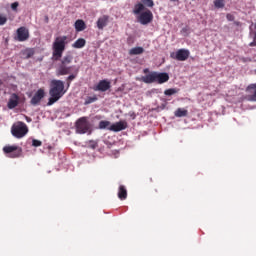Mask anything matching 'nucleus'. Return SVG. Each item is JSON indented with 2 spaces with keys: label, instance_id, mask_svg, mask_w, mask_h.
<instances>
[{
  "label": "nucleus",
  "instance_id": "obj_1",
  "mask_svg": "<svg viewBox=\"0 0 256 256\" xmlns=\"http://www.w3.org/2000/svg\"><path fill=\"white\" fill-rule=\"evenodd\" d=\"M67 45V36H58L52 45V57L54 61H60L56 65V75L57 77H61L63 75H71L73 71V55L66 54L63 57V53L65 52V47Z\"/></svg>",
  "mask_w": 256,
  "mask_h": 256
},
{
  "label": "nucleus",
  "instance_id": "obj_2",
  "mask_svg": "<svg viewBox=\"0 0 256 256\" xmlns=\"http://www.w3.org/2000/svg\"><path fill=\"white\" fill-rule=\"evenodd\" d=\"M50 98L47 105L51 106L57 103L58 100L65 95V83L61 80H52L50 83Z\"/></svg>",
  "mask_w": 256,
  "mask_h": 256
},
{
  "label": "nucleus",
  "instance_id": "obj_3",
  "mask_svg": "<svg viewBox=\"0 0 256 256\" xmlns=\"http://www.w3.org/2000/svg\"><path fill=\"white\" fill-rule=\"evenodd\" d=\"M140 81L142 83H158L159 85H163V83H167L169 81V74L167 72H150L146 76H142Z\"/></svg>",
  "mask_w": 256,
  "mask_h": 256
},
{
  "label": "nucleus",
  "instance_id": "obj_4",
  "mask_svg": "<svg viewBox=\"0 0 256 256\" xmlns=\"http://www.w3.org/2000/svg\"><path fill=\"white\" fill-rule=\"evenodd\" d=\"M11 133L16 139H22V137H25L27 133H29V128H27L25 122H17L16 124H13Z\"/></svg>",
  "mask_w": 256,
  "mask_h": 256
},
{
  "label": "nucleus",
  "instance_id": "obj_5",
  "mask_svg": "<svg viewBox=\"0 0 256 256\" xmlns=\"http://www.w3.org/2000/svg\"><path fill=\"white\" fill-rule=\"evenodd\" d=\"M155 7V2L153 0H140L137 2L132 10L134 15H141L142 11L153 9Z\"/></svg>",
  "mask_w": 256,
  "mask_h": 256
},
{
  "label": "nucleus",
  "instance_id": "obj_6",
  "mask_svg": "<svg viewBox=\"0 0 256 256\" xmlns=\"http://www.w3.org/2000/svg\"><path fill=\"white\" fill-rule=\"evenodd\" d=\"M76 131L80 135H85V133L91 134V123L87 120V117H81L76 122Z\"/></svg>",
  "mask_w": 256,
  "mask_h": 256
},
{
  "label": "nucleus",
  "instance_id": "obj_7",
  "mask_svg": "<svg viewBox=\"0 0 256 256\" xmlns=\"http://www.w3.org/2000/svg\"><path fill=\"white\" fill-rule=\"evenodd\" d=\"M3 152L11 159H17L23 153V149L17 145H6Z\"/></svg>",
  "mask_w": 256,
  "mask_h": 256
},
{
  "label": "nucleus",
  "instance_id": "obj_8",
  "mask_svg": "<svg viewBox=\"0 0 256 256\" xmlns=\"http://www.w3.org/2000/svg\"><path fill=\"white\" fill-rule=\"evenodd\" d=\"M134 15H137L138 23L141 25H149L153 21V12L151 10H143L140 14Z\"/></svg>",
  "mask_w": 256,
  "mask_h": 256
},
{
  "label": "nucleus",
  "instance_id": "obj_9",
  "mask_svg": "<svg viewBox=\"0 0 256 256\" xmlns=\"http://www.w3.org/2000/svg\"><path fill=\"white\" fill-rule=\"evenodd\" d=\"M191 52L185 48L179 49L177 52L170 53L171 59L176 61H187L189 59Z\"/></svg>",
  "mask_w": 256,
  "mask_h": 256
},
{
  "label": "nucleus",
  "instance_id": "obj_10",
  "mask_svg": "<svg viewBox=\"0 0 256 256\" xmlns=\"http://www.w3.org/2000/svg\"><path fill=\"white\" fill-rule=\"evenodd\" d=\"M15 41H19L23 43L29 40V29L27 27L22 26L16 30V36L14 37Z\"/></svg>",
  "mask_w": 256,
  "mask_h": 256
},
{
  "label": "nucleus",
  "instance_id": "obj_11",
  "mask_svg": "<svg viewBox=\"0 0 256 256\" xmlns=\"http://www.w3.org/2000/svg\"><path fill=\"white\" fill-rule=\"evenodd\" d=\"M94 91H101L105 93V91H109L111 89V82L109 80H101L99 83L93 87Z\"/></svg>",
  "mask_w": 256,
  "mask_h": 256
},
{
  "label": "nucleus",
  "instance_id": "obj_12",
  "mask_svg": "<svg viewBox=\"0 0 256 256\" xmlns=\"http://www.w3.org/2000/svg\"><path fill=\"white\" fill-rule=\"evenodd\" d=\"M246 93L247 101L256 102V83L248 85V87L246 88Z\"/></svg>",
  "mask_w": 256,
  "mask_h": 256
},
{
  "label": "nucleus",
  "instance_id": "obj_13",
  "mask_svg": "<svg viewBox=\"0 0 256 256\" xmlns=\"http://www.w3.org/2000/svg\"><path fill=\"white\" fill-rule=\"evenodd\" d=\"M45 97V90L40 88L30 100L31 105H39L41 103V99Z\"/></svg>",
  "mask_w": 256,
  "mask_h": 256
},
{
  "label": "nucleus",
  "instance_id": "obj_14",
  "mask_svg": "<svg viewBox=\"0 0 256 256\" xmlns=\"http://www.w3.org/2000/svg\"><path fill=\"white\" fill-rule=\"evenodd\" d=\"M128 125L126 121H119L112 124L109 128L110 131H114V133H119V131H125Z\"/></svg>",
  "mask_w": 256,
  "mask_h": 256
},
{
  "label": "nucleus",
  "instance_id": "obj_15",
  "mask_svg": "<svg viewBox=\"0 0 256 256\" xmlns=\"http://www.w3.org/2000/svg\"><path fill=\"white\" fill-rule=\"evenodd\" d=\"M96 25L100 31H103L105 29V27H107V25H109V16L103 15V16L99 17L96 22Z\"/></svg>",
  "mask_w": 256,
  "mask_h": 256
},
{
  "label": "nucleus",
  "instance_id": "obj_16",
  "mask_svg": "<svg viewBox=\"0 0 256 256\" xmlns=\"http://www.w3.org/2000/svg\"><path fill=\"white\" fill-rule=\"evenodd\" d=\"M19 105V96L17 94H12L8 101V109H15Z\"/></svg>",
  "mask_w": 256,
  "mask_h": 256
},
{
  "label": "nucleus",
  "instance_id": "obj_17",
  "mask_svg": "<svg viewBox=\"0 0 256 256\" xmlns=\"http://www.w3.org/2000/svg\"><path fill=\"white\" fill-rule=\"evenodd\" d=\"M74 27L77 32L85 31V29H87V25L82 19L76 20V22L74 23Z\"/></svg>",
  "mask_w": 256,
  "mask_h": 256
},
{
  "label": "nucleus",
  "instance_id": "obj_18",
  "mask_svg": "<svg viewBox=\"0 0 256 256\" xmlns=\"http://www.w3.org/2000/svg\"><path fill=\"white\" fill-rule=\"evenodd\" d=\"M118 199L125 201L127 199V188L124 185H120L118 189Z\"/></svg>",
  "mask_w": 256,
  "mask_h": 256
},
{
  "label": "nucleus",
  "instance_id": "obj_19",
  "mask_svg": "<svg viewBox=\"0 0 256 256\" xmlns=\"http://www.w3.org/2000/svg\"><path fill=\"white\" fill-rule=\"evenodd\" d=\"M87 41H85V39L83 38H79L78 40H76L73 44L72 47L74 49H83V47L86 45Z\"/></svg>",
  "mask_w": 256,
  "mask_h": 256
},
{
  "label": "nucleus",
  "instance_id": "obj_20",
  "mask_svg": "<svg viewBox=\"0 0 256 256\" xmlns=\"http://www.w3.org/2000/svg\"><path fill=\"white\" fill-rule=\"evenodd\" d=\"M142 53H145L143 47H134L129 51V55H142Z\"/></svg>",
  "mask_w": 256,
  "mask_h": 256
},
{
  "label": "nucleus",
  "instance_id": "obj_21",
  "mask_svg": "<svg viewBox=\"0 0 256 256\" xmlns=\"http://www.w3.org/2000/svg\"><path fill=\"white\" fill-rule=\"evenodd\" d=\"M174 115L175 117H187V115H189V111H187V109L178 108Z\"/></svg>",
  "mask_w": 256,
  "mask_h": 256
},
{
  "label": "nucleus",
  "instance_id": "obj_22",
  "mask_svg": "<svg viewBox=\"0 0 256 256\" xmlns=\"http://www.w3.org/2000/svg\"><path fill=\"white\" fill-rule=\"evenodd\" d=\"M35 55V51L33 49H26L22 52L23 59H31Z\"/></svg>",
  "mask_w": 256,
  "mask_h": 256
},
{
  "label": "nucleus",
  "instance_id": "obj_23",
  "mask_svg": "<svg viewBox=\"0 0 256 256\" xmlns=\"http://www.w3.org/2000/svg\"><path fill=\"white\" fill-rule=\"evenodd\" d=\"M177 93H179V89L176 88H170L164 91V95H166L167 97H171V95H175Z\"/></svg>",
  "mask_w": 256,
  "mask_h": 256
},
{
  "label": "nucleus",
  "instance_id": "obj_24",
  "mask_svg": "<svg viewBox=\"0 0 256 256\" xmlns=\"http://www.w3.org/2000/svg\"><path fill=\"white\" fill-rule=\"evenodd\" d=\"M97 96H88L84 102V105H91V103H95V101H97Z\"/></svg>",
  "mask_w": 256,
  "mask_h": 256
},
{
  "label": "nucleus",
  "instance_id": "obj_25",
  "mask_svg": "<svg viewBox=\"0 0 256 256\" xmlns=\"http://www.w3.org/2000/svg\"><path fill=\"white\" fill-rule=\"evenodd\" d=\"M214 7H216V9H223V7H225V0H215Z\"/></svg>",
  "mask_w": 256,
  "mask_h": 256
},
{
  "label": "nucleus",
  "instance_id": "obj_26",
  "mask_svg": "<svg viewBox=\"0 0 256 256\" xmlns=\"http://www.w3.org/2000/svg\"><path fill=\"white\" fill-rule=\"evenodd\" d=\"M111 125V122L107 120H102L99 122V129H107Z\"/></svg>",
  "mask_w": 256,
  "mask_h": 256
},
{
  "label": "nucleus",
  "instance_id": "obj_27",
  "mask_svg": "<svg viewBox=\"0 0 256 256\" xmlns=\"http://www.w3.org/2000/svg\"><path fill=\"white\" fill-rule=\"evenodd\" d=\"M79 73L78 70H76L75 73L69 75L67 78H66V81H67V85H71V81H73L76 77H77V74Z\"/></svg>",
  "mask_w": 256,
  "mask_h": 256
},
{
  "label": "nucleus",
  "instance_id": "obj_28",
  "mask_svg": "<svg viewBox=\"0 0 256 256\" xmlns=\"http://www.w3.org/2000/svg\"><path fill=\"white\" fill-rule=\"evenodd\" d=\"M43 145V142L41 140L33 139L32 140V147H41Z\"/></svg>",
  "mask_w": 256,
  "mask_h": 256
},
{
  "label": "nucleus",
  "instance_id": "obj_29",
  "mask_svg": "<svg viewBox=\"0 0 256 256\" xmlns=\"http://www.w3.org/2000/svg\"><path fill=\"white\" fill-rule=\"evenodd\" d=\"M7 23V16L0 14V25H5Z\"/></svg>",
  "mask_w": 256,
  "mask_h": 256
},
{
  "label": "nucleus",
  "instance_id": "obj_30",
  "mask_svg": "<svg viewBox=\"0 0 256 256\" xmlns=\"http://www.w3.org/2000/svg\"><path fill=\"white\" fill-rule=\"evenodd\" d=\"M88 147L90 149H97V142L93 141V140H90L89 141V144H88Z\"/></svg>",
  "mask_w": 256,
  "mask_h": 256
},
{
  "label": "nucleus",
  "instance_id": "obj_31",
  "mask_svg": "<svg viewBox=\"0 0 256 256\" xmlns=\"http://www.w3.org/2000/svg\"><path fill=\"white\" fill-rule=\"evenodd\" d=\"M226 19H227V21H235V16L231 13H228L226 15Z\"/></svg>",
  "mask_w": 256,
  "mask_h": 256
},
{
  "label": "nucleus",
  "instance_id": "obj_32",
  "mask_svg": "<svg viewBox=\"0 0 256 256\" xmlns=\"http://www.w3.org/2000/svg\"><path fill=\"white\" fill-rule=\"evenodd\" d=\"M18 7H19V2H14L11 4L12 11H17Z\"/></svg>",
  "mask_w": 256,
  "mask_h": 256
},
{
  "label": "nucleus",
  "instance_id": "obj_33",
  "mask_svg": "<svg viewBox=\"0 0 256 256\" xmlns=\"http://www.w3.org/2000/svg\"><path fill=\"white\" fill-rule=\"evenodd\" d=\"M182 35H189V27H184L181 30Z\"/></svg>",
  "mask_w": 256,
  "mask_h": 256
},
{
  "label": "nucleus",
  "instance_id": "obj_34",
  "mask_svg": "<svg viewBox=\"0 0 256 256\" xmlns=\"http://www.w3.org/2000/svg\"><path fill=\"white\" fill-rule=\"evenodd\" d=\"M144 73H149L148 68L144 69Z\"/></svg>",
  "mask_w": 256,
  "mask_h": 256
},
{
  "label": "nucleus",
  "instance_id": "obj_35",
  "mask_svg": "<svg viewBox=\"0 0 256 256\" xmlns=\"http://www.w3.org/2000/svg\"><path fill=\"white\" fill-rule=\"evenodd\" d=\"M133 119H135V115H133Z\"/></svg>",
  "mask_w": 256,
  "mask_h": 256
}]
</instances>
